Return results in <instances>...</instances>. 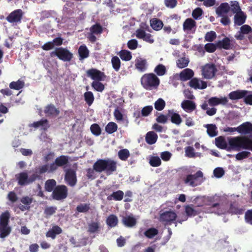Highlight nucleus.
Returning <instances> with one entry per match:
<instances>
[{"label":"nucleus","instance_id":"72a5a7b5","mask_svg":"<svg viewBox=\"0 0 252 252\" xmlns=\"http://www.w3.org/2000/svg\"><path fill=\"white\" fill-rule=\"evenodd\" d=\"M207 200L209 202L207 205L211 206V209H217V210L215 212L216 213H217L218 211L220 212L221 210L220 209L221 208V205L219 203L215 202L214 196L208 197Z\"/></svg>","mask_w":252,"mask_h":252},{"label":"nucleus","instance_id":"f257e3e1","mask_svg":"<svg viewBox=\"0 0 252 252\" xmlns=\"http://www.w3.org/2000/svg\"><path fill=\"white\" fill-rule=\"evenodd\" d=\"M94 167L96 172H104L107 175H110L117 169V162L111 158L99 159L94 163Z\"/></svg>","mask_w":252,"mask_h":252},{"label":"nucleus","instance_id":"20e7f679","mask_svg":"<svg viewBox=\"0 0 252 252\" xmlns=\"http://www.w3.org/2000/svg\"><path fill=\"white\" fill-rule=\"evenodd\" d=\"M203 174L200 170L197 171L194 174H189L184 179L185 184L192 187H195L201 184Z\"/></svg>","mask_w":252,"mask_h":252},{"label":"nucleus","instance_id":"37998d69","mask_svg":"<svg viewBox=\"0 0 252 252\" xmlns=\"http://www.w3.org/2000/svg\"><path fill=\"white\" fill-rule=\"evenodd\" d=\"M135 65L136 68L141 72H144L146 69V61L145 60H137Z\"/></svg>","mask_w":252,"mask_h":252},{"label":"nucleus","instance_id":"5fc2aeb1","mask_svg":"<svg viewBox=\"0 0 252 252\" xmlns=\"http://www.w3.org/2000/svg\"><path fill=\"white\" fill-rule=\"evenodd\" d=\"M189 60L188 58L183 57L178 59L177 61V65L180 68H183L188 66Z\"/></svg>","mask_w":252,"mask_h":252},{"label":"nucleus","instance_id":"864d4df0","mask_svg":"<svg viewBox=\"0 0 252 252\" xmlns=\"http://www.w3.org/2000/svg\"><path fill=\"white\" fill-rule=\"evenodd\" d=\"M50 165L45 164L39 166L38 168L35 169L36 172L39 174L40 176L41 174H43L47 172L50 173L53 172V171H50Z\"/></svg>","mask_w":252,"mask_h":252},{"label":"nucleus","instance_id":"de8ad7c7","mask_svg":"<svg viewBox=\"0 0 252 252\" xmlns=\"http://www.w3.org/2000/svg\"><path fill=\"white\" fill-rule=\"evenodd\" d=\"M111 63L114 69L118 71L121 66V61L117 56H114L112 58Z\"/></svg>","mask_w":252,"mask_h":252},{"label":"nucleus","instance_id":"2f4dec72","mask_svg":"<svg viewBox=\"0 0 252 252\" xmlns=\"http://www.w3.org/2000/svg\"><path fill=\"white\" fill-rule=\"evenodd\" d=\"M11 227L9 225H0V238L3 239L11 233Z\"/></svg>","mask_w":252,"mask_h":252},{"label":"nucleus","instance_id":"ddd939ff","mask_svg":"<svg viewBox=\"0 0 252 252\" xmlns=\"http://www.w3.org/2000/svg\"><path fill=\"white\" fill-rule=\"evenodd\" d=\"M23 15L24 12L22 9H16L11 12L9 15L6 17V20L10 23H20Z\"/></svg>","mask_w":252,"mask_h":252},{"label":"nucleus","instance_id":"79ce46f5","mask_svg":"<svg viewBox=\"0 0 252 252\" xmlns=\"http://www.w3.org/2000/svg\"><path fill=\"white\" fill-rule=\"evenodd\" d=\"M185 212L189 217H194L199 213L193 208V205H188L185 206Z\"/></svg>","mask_w":252,"mask_h":252},{"label":"nucleus","instance_id":"1a4fd4ad","mask_svg":"<svg viewBox=\"0 0 252 252\" xmlns=\"http://www.w3.org/2000/svg\"><path fill=\"white\" fill-rule=\"evenodd\" d=\"M244 212V209L240 207L239 203L236 201L231 202L229 204V209L227 210H220L217 212L218 214H222L226 213L231 214V215H242Z\"/></svg>","mask_w":252,"mask_h":252},{"label":"nucleus","instance_id":"09e8293b","mask_svg":"<svg viewBox=\"0 0 252 252\" xmlns=\"http://www.w3.org/2000/svg\"><path fill=\"white\" fill-rule=\"evenodd\" d=\"M165 101L161 98H158L154 103L155 108L158 111L162 110L165 106Z\"/></svg>","mask_w":252,"mask_h":252},{"label":"nucleus","instance_id":"9b49d317","mask_svg":"<svg viewBox=\"0 0 252 252\" xmlns=\"http://www.w3.org/2000/svg\"><path fill=\"white\" fill-rule=\"evenodd\" d=\"M87 76L95 81H104L106 76L104 72L95 68H91L86 71Z\"/></svg>","mask_w":252,"mask_h":252},{"label":"nucleus","instance_id":"393cba45","mask_svg":"<svg viewBox=\"0 0 252 252\" xmlns=\"http://www.w3.org/2000/svg\"><path fill=\"white\" fill-rule=\"evenodd\" d=\"M247 16L243 11L237 12L234 15V23L238 26L242 25L245 23Z\"/></svg>","mask_w":252,"mask_h":252},{"label":"nucleus","instance_id":"412c9836","mask_svg":"<svg viewBox=\"0 0 252 252\" xmlns=\"http://www.w3.org/2000/svg\"><path fill=\"white\" fill-rule=\"evenodd\" d=\"M230 39L225 37L223 38L221 40H219L217 42V46L218 48L221 49H224L225 50H229L232 49V46L230 43Z\"/></svg>","mask_w":252,"mask_h":252},{"label":"nucleus","instance_id":"c85d7f7f","mask_svg":"<svg viewBox=\"0 0 252 252\" xmlns=\"http://www.w3.org/2000/svg\"><path fill=\"white\" fill-rule=\"evenodd\" d=\"M124 195V192L121 190H119L113 192L111 194L107 196V199L108 200L113 199L115 201H121L123 199Z\"/></svg>","mask_w":252,"mask_h":252},{"label":"nucleus","instance_id":"4c0bfd02","mask_svg":"<svg viewBox=\"0 0 252 252\" xmlns=\"http://www.w3.org/2000/svg\"><path fill=\"white\" fill-rule=\"evenodd\" d=\"M118 54L123 61H129L132 58L131 52L126 50H122Z\"/></svg>","mask_w":252,"mask_h":252},{"label":"nucleus","instance_id":"4be33fe9","mask_svg":"<svg viewBox=\"0 0 252 252\" xmlns=\"http://www.w3.org/2000/svg\"><path fill=\"white\" fill-rule=\"evenodd\" d=\"M47 116H57L60 114V111L53 104L47 105L44 110Z\"/></svg>","mask_w":252,"mask_h":252},{"label":"nucleus","instance_id":"c756f323","mask_svg":"<svg viewBox=\"0 0 252 252\" xmlns=\"http://www.w3.org/2000/svg\"><path fill=\"white\" fill-rule=\"evenodd\" d=\"M32 126L35 128L41 126L44 130H47L50 126L48 124V121L46 119H42L39 121L34 122L32 124Z\"/></svg>","mask_w":252,"mask_h":252},{"label":"nucleus","instance_id":"680f3d73","mask_svg":"<svg viewBox=\"0 0 252 252\" xmlns=\"http://www.w3.org/2000/svg\"><path fill=\"white\" fill-rule=\"evenodd\" d=\"M99 228V224L98 222H93L89 224L88 231L90 233H95Z\"/></svg>","mask_w":252,"mask_h":252},{"label":"nucleus","instance_id":"0e129e2a","mask_svg":"<svg viewBox=\"0 0 252 252\" xmlns=\"http://www.w3.org/2000/svg\"><path fill=\"white\" fill-rule=\"evenodd\" d=\"M204 48L207 52L213 53L216 50L217 48H218L217 43L216 44L212 43H207L205 45Z\"/></svg>","mask_w":252,"mask_h":252},{"label":"nucleus","instance_id":"a19ab883","mask_svg":"<svg viewBox=\"0 0 252 252\" xmlns=\"http://www.w3.org/2000/svg\"><path fill=\"white\" fill-rule=\"evenodd\" d=\"M118 156L121 160L126 161L130 157V153L128 149H123L118 152Z\"/></svg>","mask_w":252,"mask_h":252},{"label":"nucleus","instance_id":"2eb2a0df","mask_svg":"<svg viewBox=\"0 0 252 252\" xmlns=\"http://www.w3.org/2000/svg\"><path fill=\"white\" fill-rule=\"evenodd\" d=\"M196 27V22L191 18L186 19L183 25V30L188 33L192 30L194 32Z\"/></svg>","mask_w":252,"mask_h":252},{"label":"nucleus","instance_id":"6e6552de","mask_svg":"<svg viewBox=\"0 0 252 252\" xmlns=\"http://www.w3.org/2000/svg\"><path fill=\"white\" fill-rule=\"evenodd\" d=\"M67 188L65 185H58L53 190L52 196L55 200H61L67 197Z\"/></svg>","mask_w":252,"mask_h":252},{"label":"nucleus","instance_id":"8fccbe9b","mask_svg":"<svg viewBox=\"0 0 252 252\" xmlns=\"http://www.w3.org/2000/svg\"><path fill=\"white\" fill-rule=\"evenodd\" d=\"M251 155V153L250 152L248 151H243L237 153L235 156V158L237 160H241L249 158Z\"/></svg>","mask_w":252,"mask_h":252},{"label":"nucleus","instance_id":"774afa93","mask_svg":"<svg viewBox=\"0 0 252 252\" xmlns=\"http://www.w3.org/2000/svg\"><path fill=\"white\" fill-rule=\"evenodd\" d=\"M57 210L56 207L51 206L45 208L44 210V214L46 217H49L55 214Z\"/></svg>","mask_w":252,"mask_h":252},{"label":"nucleus","instance_id":"9d476101","mask_svg":"<svg viewBox=\"0 0 252 252\" xmlns=\"http://www.w3.org/2000/svg\"><path fill=\"white\" fill-rule=\"evenodd\" d=\"M69 158L67 156L62 155L57 157L54 162L50 165V171H55L59 167L66 165L69 162Z\"/></svg>","mask_w":252,"mask_h":252},{"label":"nucleus","instance_id":"4468645a","mask_svg":"<svg viewBox=\"0 0 252 252\" xmlns=\"http://www.w3.org/2000/svg\"><path fill=\"white\" fill-rule=\"evenodd\" d=\"M189 86L195 89L203 90L207 88V85L206 82L200 80L197 78H192L189 82Z\"/></svg>","mask_w":252,"mask_h":252},{"label":"nucleus","instance_id":"dca6fc26","mask_svg":"<svg viewBox=\"0 0 252 252\" xmlns=\"http://www.w3.org/2000/svg\"><path fill=\"white\" fill-rule=\"evenodd\" d=\"M248 92L246 90H237L230 92L228 97L231 100H237L244 98L247 95Z\"/></svg>","mask_w":252,"mask_h":252},{"label":"nucleus","instance_id":"a878e982","mask_svg":"<svg viewBox=\"0 0 252 252\" xmlns=\"http://www.w3.org/2000/svg\"><path fill=\"white\" fill-rule=\"evenodd\" d=\"M122 223L126 227H132L136 224V220L132 215L123 217Z\"/></svg>","mask_w":252,"mask_h":252},{"label":"nucleus","instance_id":"7c9ffc66","mask_svg":"<svg viewBox=\"0 0 252 252\" xmlns=\"http://www.w3.org/2000/svg\"><path fill=\"white\" fill-rule=\"evenodd\" d=\"M158 137V135L154 131H149L146 135L145 140L148 144L152 145L157 142Z\"/></svg>","mask_w":252,"mask_h":252},{"label":"nucleus","instance_id":"aec40b11","mask_svg":"<svg viewBox=\"0 0 252 252\" xmlns=\"http://www.w3.org/2000/svg\"><path fill=\"white\" fill-rule=\"evenodd\" d=\"M181 107L186 112H191L196 109V104L190 100H185L182 101Z\"/></svg>","mask_w":252,"mask_h":252},{"label":"nucleus","instance_id":"b1692460","mask_svg":"<svg viewBox=\"0 0 252 252\" xmlns=\"http://www.w3.org/2000/svg\"><path fill=\"white\" fill-rule=\"evenodd\" d=\"M193 75L194 72L192 69L186 68L180 72V78L181 80L186 81L190 79L191 80Z\"/></svg>","mask_w":252,"mask_h":252},{"label":"nucleus","instance_id":"4d7b16f0","mask_svg":"<svg viewBox=\"0 0 252 252\" xmlns=\"http://www.w3.org/2000/svg\"><path fill=\"white\" fill-rule=\"evenodd\" d=\"M90 31L92 33L98 34L101 33L103 30L102 26L99 24H95L92 26Z\"/></svg>","mask_w":252,"mask_h":252},{"label":"nucleus","instance_id":"e2e57ef3","mask_svg":"<svg viewBox=\"0 0 252 252\" xmlns=\"http://www.w3.org/2000/svg\"><path fill=\"white\" fill-rule=\"evenodd\" d=\"M149 163L151 166L153 167H158L161 165V161L158 157H152Z\"/></svg>","mask_w":252,"mask_h":252},{"label":"nucleus","instance_id":"c9c22d12","mask_svg":"<svg viewBox=\"0 0 252 252\" xmlns=\"http://www.w3.org/2000/svg\"><path fill=\"white\" fill-rule=\"evenodd\" d=\"M207 128V134L210 137H215L218 134L217 127L215 125L207 124L205 126Z\"/></svg>","mask_w":252,"mask_h":252},{"label":"nucleus","instance_id":"f704fd0d","mask_svg":"<svg viewBox=\"0 0 252 252\" xmlns=\"http://www.w3.org/2000/svg\"><path fill=\"white\" fill-rule=\"evenodd\" d=\"M150 25L154 30L159 31L162 28L163 24L160 20L153 18L150 21Z\"/></svg>","mask_w":252,"mask_h":252},{"label":"nucleus","instance_id":"f03ea898","mask_svg":"<svg viewBox=\"0 0 252 252\" xmlns=\"http://www.w3.org/2000/svg\"><path fill=\"white\" fill-rule=\"evenodd\" d=\"M228 143L232 149L237 151L244 149L252 152V139L246 136L231 138L228 140Z\"/></svg>","mask_w":252,"mask_h":252},{"label":"nucleus","instance_id":"e433bc0d","mask_svg":"<svg viewBox=\"0 0 252 252\" xmlns=\"http://www.w3.org/2000/svg\"><path fill=\"white\" fill-rule=\"evenodd\" d=\"M25 86V82L19 79L17 81H12L9 84V88L11 89L19 90L22 89Z\"/></svg>","mask_w":252,"mask_h":252},{"label":"nucleus","instance_id":"6ab92c4d","mask_svg":"<svg viewBox=\"0 0 252 252\" xmlns=\"http://www.w3.org/2000/svg\"><path fill=\"white\" fill-rule=\"evenodd\" d=\"M62 229L58 225H54L51 229H49L46 233L47 238H51L55 239L57 235L62 233Z\"/></svg>","mask_w":252,"mask_h":252},{"label":"nucleus","instance_id":"13d9d810","mask_svg":"<svg viewBox=\"0 0 252 252\" xmlns=\"http://www.w3.org/2000/svg\"><path fill=\"white\" fill-rule=\"evenodd\" d=\"M217 37V34L215 32L211 31L207 32L205 35V40L207 41L212 42Z\"/></svg>","mask_w":252,"mask_h":252},{"label":"nucleus","instance_id":"a18cd8bd","mask_svg":"<svg viewBox=\"0 0 252 252\" xmlns=\"http://www.w3.org/2000/svg\"><path fill=\"white\" fill-rule=\"evenodd\" d=\"M9 214L8 212L2 213L0 216V225H9Z\"/></svg>","mask_w":252,"mask_h":252},{"label":"nucleus","instance_id":"603ef678","mask_svg":"<svg viewBox=\"0 0 252 252\" xmlns=\"http://www.w3.org/2000/svg\"><path fill=\"white\" fill-rule=\"evenodd\" d=\"M158 230L155 228L148 229L145 232L144 235L148 238L151 239L158 234Z\"/></svg>","mask_w":252,"mask_h":252},{"label":"nucleus","instance_id":"7ed1b4c3","mask_svg":"<svg viewBox=\"0 0 252 252\" xmlns=\"http://www.w3.org/2000/svg\"><path fill=\"white\" fill-rule=\"evenodd\" d=\"M142 86L146 90L157 88L160 83L159 79L153 73L145 74L141 78Z\"/></svg>","mask_w":252,"mask_h":252},{"label":"nucleus","instance_id":"49530a36","mask_svg":"<svg viewBox=\"0 0 252 252\" xmlns=\"http://www.w3.org/2000/svg\"><path fill=\"white\" fill-rule=\"evenodd\" d=\"M84 98L86 102L89 106H91L94 101V96L92 92L85 93Z\"/></svg>","mask_w":252,"mask_h":252},{"label":"nucleus","instance_id":"ea45409f","mask_svg":"<svg viewBox=\"0 0 252 252\" xmlns=\"http://www.w3.org/2000/svg\"><path fill=\"white\" fill-rule=\"evenodd\" d=\"M118 129L117 125L114 122H109L106 126L105 130L108 134H112L116 132Z\"/></svg>","mask_w":252,"mask_h":252},{"label":"nucleus","instance_id":"f3484780","mask_svg":"<svg viewBox=\"0 0 252 252\" xmlns=\"http://www.w3.org/2000/svg\"><path fill=\"white\" fill-rule=\"evenodd\" d=\"M237 132L241 134H248L252 133V124L245 122L237 127Z\"/></svg>","mask_w":252,"mask_h":252},{"label":"nucleus","instance_id":"a211bd4d","mask_svg":"<svg viewBox=\"0 0 252 252\" xmlns=\"http://www.w3.org/2000/svg\"><path fill=\"white\" fill-rule=\"evenodd\" d=\"M230 10V7L227 2L221 3L216 10V14L218 16L225 15Z\"/></svg>","mask_w":252,"mask_h":252},{"label":"nucleus","instance_id":"c03bdc74","mask_svg":"<svg viewBox=\"0 0 252 252\" xmlns=\"http://www.w3.org/2000/svg\"><path fill=\"white\" fill-rule=\"evenodd\" d=\"M167 70L165 66L162 64H159L156 66L154 69V72L158 75V76H163L164 75Z\"/></svg>","mask_w":252,"mask_h":252},{"label":"nucleus","instance_id":"473e14b6","mask_svg":"<svg viewBox=\"0 0 252 252\" xmlns=\"http://www.w3.org/2000/svg\"><path fill=\"white\" fill-rule=\"evenodd\" d=\"M106 222L107 225L110 227H115L118 223V219L115 215H110L107 218Z\"/></svg>","mask_w":252,"mask_h":252},{"label":"nucleus","instance_id":"423d86ee","mask_svg":"<svg viewBox=\"0 0 252 252\" xmlns=\"http://www.w3.org/2000/svg\"><path fill=\"white\" fill-rule=\"evenodd\" d=\"M177 218V214L172 211H165L159 215V221L164 225L175 223Z\"/></svg>","mask_w":252,"mask_h":252},{"label":"nucleus","instance_id":"58836bf2","mask_svg":"<svg viewBox=\"0 0 252 252\" xmlns=\"http://www.w3.org/2000/svg\"><path fill=\"white\" fill-rule=\"evenodd\" d=\"M56 182L54 179H49L45 183V189L48 192L53 191L56 187Z\"/></svg>","mask_w":252,"mask_h":252},{"label":"nucleus","instance_id":"bb28decb","mask_svg":"<svg viewBox=\"0 0 252 252\" xmlns=\"http://www.w3.org/2000/svg\"><path fill=\"white\" fill-rule=\"evenodd\" d=\"M18 184L20 186L28 185V175L26 172H21L16 175Z\"/></svg>","mask_w":252,"mask_h":252},{"label":"nucleus","instance_id":"39448f33","mask_svg":"<svg viewBox=\"0 0 252 252\" xmlns=\"http://www.w3.org/2000/svg\"><path fill=\"white\" fill-rule=\"evenodd\" d=\"M50 56L51 57L56 56L63 62H70L73 58V54L67 49L63 47L56 48L50 53Z\"/></svg>","mask_w":252,"mask_h":252},{"label":"nucleus","instance_id":"0eeeda50","mask_svg":"<svg viewBox=\"0 0 252 252\" xmlns=\"http://www.w3.org/2000/svg\"><path fill=\"white\" fill-rule=\"evenodd\" d=\"M201 71L203 78L211 79L215 76L218 69L215 64L211 63H206L202 66Z\"/></svg>","mask_w":252,"mask_h":252},{"label":"nucleus","instance_id":"3c124183","mask_svg":"<svg viewBox=\"0 0 252 252\" xmlns=\"http://www.w3.org/2000/svg\"><path fill=\"white\" fill-rule=\"evenodd\" d=\"M90 209V204L85 203L78 205L76 208L77 211L79 213H87Z\"/></svg>","mask_w":252,"mask_h":252},{"label":"nucleus","instance_id":"bf43d9fd","mask_svg":"<svg viewBox=\"0 0 252 252\" xmlns=\"http://www.w3.org/2000/svg\"><path fill=\"white\" fill-rule=\"evenodd\" d=\"M90 129L92 133L95 136H98L101 134V128L97 124H94L92 125Z\"/></svg>","mask_w":252,"mask_h":252},{"label":"nucleus","instance_id":"052dcab7","mask_svg":"<svg viewBox=\"0 0 252 252\" xmlns=\"http://www.w3.org/2000/svg\"><path fill=\"white\" fill-rule=\"evenodd\" d=\"M230 7V10L233 13L237 14V12L242 11L239 3L237 1H231Z\"/></svg>","mask_w":252,"mask_h":252},{"label":"nucleus","instance_id":"f8f14e48","mask_svg":"<svg viewBox=\"0 0 252 252\" xmlns=\"http://www.w3.org/2000/svg\"><path fill=\"white\" fill-rule=\"evenodd\" d=\"M64 180L68 186L70 187L75 186L77 181L76 171L70 168L66 170Z\"/></svg>","mask_w":252,"mask_h":252},{"label":"nucleus","instance_id":"5701e85b","mask_svg":"<svg viewBox=\"0 0 252 252\" xmlns=\"http://www.w3.org/2000/svg\"><path fill=\"white\" fill-rule=\"evenodd\" d=\"M168 116L170 117L171 122L177 126L180 125L182 122L180 115L175 112L174 110H169L168 111Z\"/></svg>","mask_w":252,"mask_h":252},{"label":"nucleus","instance_id":"cd10ccee","mask_svg":"<svg viewBox=\"0 0 252 252\" xmlns=\"http://www.w3.org/2000/svg\"><path fill=\"white\" fill-rule=\"evenodd\" d=\"M79 60H84L89 56V51L87 46L83 44L81 45L78 49Z\"/></svg>","mask_w":252,"mask_h":252},{"label":"nucleus","instance_id":"69168bd1","mask_svg":"<svg viewBox=\"0 0 252 252\" xmlns=\"http://www.w3.org/2000/svg\"><path fill=\"white\" fill-rule=\"evenodd\" d=\"M87 177L88 179L94 180V179L96 176L95 174V172H96V170L94 167V164L93 166V168H89L87 169Z\"/></svg>","mask_w":252,"mask_h":252},{"label":"nucleus","instance_id":"6e6d98bb","mask_svg":"<svg viewBox=\"0 0 252 252\" xmlns=\"http://www.w3.org/2000/svg\"><path fill=\"white\" fill-rule=\"evenodd\" d=\"M92 87L96 91L102 92L105 88L104 85L100 81H94L92 83Z\"/></svg>","mask_w":252,"mask_h":252},{"label":"nucleus","instance_id":"338daca9","mask_svg":"<svg viewBox=\"0 0 252 252\" xmlns=\"http://www.w3.org/2000/svg\"><path fill=\"white\" fill-rule=\"evenodd\" d=\"M153 110V107L152 105H148L144 107L141 110V115L143 117H146L149 116Z\"/></svg>","mask_w":252,"mask_h":252}]
</instances>
